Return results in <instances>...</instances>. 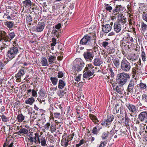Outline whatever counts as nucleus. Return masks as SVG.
Here are the masks:
<instances>
[{"label":"nucleus","mask_w":147,"mask_h":147,"mask_svg":"<svg viewBox=\"0 0 147 147\" xmlns=\"http://www.w3.org/2000/svg\"><path fill=\"white\" fill-rule=\"evenodd\" d=\"M74 75H76L82 70L84 63L80 58H77L74 61Z\"/></svg>","instance_id":"f257e3e1"},{"label":"nucleus","mask_w":147,"mask_h":147,"mask_svg":"<svg viewBox=\"0 0 147 147\" xmlns=\"http://www.w3.org/2000/svg\"><path fill=\"white\" fill-rule=\"evenodd\" d=\"M94 67L91 63L87 64L85 67L84 72L86 71L83 75V77L84 78H88L92 76L94 73L95 69Z\"/></svg>","instance_id":"f03ea898"},{"label":"nucleus","mask_w":147,"mask_h":147,"mask_svg":"<svg viewBox=\"0 0 147 147\" xmlns=\"http://www.w3.org/2000/svg\"><path fill=\"white\" fill-rule=\"evenodd\" d=\"M18 45H13L9 48L7 53V56L9 58V60L14 58L18 52Z\"/></svg>","instance_id":"7ed1b4c3"},{"label":"nucleus","mask_w":147,"mask_h":147,"mask_svg":"<svg viewBox=\"0 0 147 147\" xmlns=\"http://www.w3.org/2000/svg\"><path fill=\"white\" fill-rule=\"evenodd\" d=\"M129 78L130 76L128 74L123 72L119 74L117 77L119 84L123 86Z\"/></svg>","instance_id":"20e7f679"},{"label":"nucleus","mask_w":147,"mask_h":147,"mask_svg":"<svg viewBox=\"0 0 147 147\" xmlns=\"http://www.w3.org/2000/svg\"><path fill=\"white\" fill-rule=\"evenodd\" d=\"M0 35L2 36L7 41L9 42L10 44L11 41L16 36L15 33L13 32H9L8 34L5 31L2 30L0 31Z\"/></svg>","instance_id":"39448f33"},{"label":"nucleus","mask_w":147,"mask_h":147,"mask_svg":"<svg viewBox=\"0 0 147 147\" xmlns=\"http://www.w3.org/2000/svg\"><path fill=\"white\" fill-rule=\"evenodd\" d=\"M73 136L74 133L68 136L67 137L65 135H63L61 142V145L65 147L67 146L68 144L71 142V141L72 140Z\"/></svg>","instance_id":"423d86ee"},{"label":"nucleus","mask_w":147,"mask_h":147,"mask_svg":"<svg viewBox=\"0 0 147 147\" xmlns=\"http://www.w3.org/2000/svg\"><path fill=\"white\" fill-rule=\"evenodd\" d=\"M131 65L125 59H123L121 63V68L122 70L125 72L130 71L131 69Z\"/></svg>","instance_id":"0eeeda50"},{"label":"nucleus","mask_w":147,"mask_h":147,"mask_svg":"<svg viewBox=\"0 0 147 147\" xmlns=\"http://www.w3.org/2000/svg\"><path fill=\"white\" fill-rule=\"evenodd\" d=\"M94 42V43L96 42L95 40L92 39V37L88 35L85 36L80 40V43L82 45H87L88 43L89 45V42Z\"/></svg>","instance_id":"6e6552de"},{"label":"nucleus","mask_w":147,"mask_h":147,"mask_svg":"<svg viewBox=\"0 0 147 147\" xmlns=\"http://www.w3.org/2000/svg\"><path fill=\"white\" fill-rule=\"evenodd\" d=\"M118 18L117 22L123 27L126 26L127 24V18L125 17L123 14H119L117 15Z\"/></svg>","instance_id":"1a4fd4ad"},{"label":"nucleus","mask_w":147,"mask_h":147,"mask_svg":"<svg viewBox=\"0 0 147 147\" xmlns=\"http://www.w3.org/2000/svg\"><path fill=\"white\" fill-rule=\"evenodd\" d=\"M83 55L84 58L86 61L90 62L92 61L94 56L93 53L88 51L84 52Z\"/></svg>","instance_id":"9d476101"},{"label":"nucleus","mask_w":147,"mask_h":147,"mask_svg":"<svg viewBox=\"0 0 147 147\" xmlns=\"http://www.w3.org/2000/svg\"><path fill=\"white\" fill-rule=\"evenodd\" d=\"M125 8L121 5H117L115 8L113 9V12L114 15H117L123 11Z\"/></svg>","instance_id":"9b49d317"},{"label":"nucleus","mask_w":147,"mask_h":147,"mask_svg":"<svg viewBox=\"0 0 147 147\" xmlns=\"http://www.w3.org/2000/svg\"><path fill=\"white\" fill-rule=\"evenodd\" d=\"M142 66H141L136 65L135 67L133 68L132 69V77H135L136 74L137 75L141 73V70Z\"/></svg>","instance_id":"f8f14e48"},{"label":"nucleus","mask_w":147,"mask_h":147,"mask_svg":"<svg viewBox=\"0 0 147 147\" xmlns=\"http://www.w3.org/2000/svg\"><path fill=\"white\" fill-rule=\"evenodd\" d=\"M135 86V83L133 80H131L128 86L127 91V94L129 95V93H132L133 92L134 88Z\"/></svg>","instance_id":"ddd939ff"},{"label":"nucleus","mask_w":147,"mask_h":147,"mask_svg":"<svg viewBox=\"0 0 147 147\" xmlns=\"http://www.w3.org/2000/svg\"><path fill=\"white\" fill-rule=\"evenodd\" d=\"M45 26L44 23L43 22L40 21L36 27V30L37 32H41L43 30Z\"/></svg>","instance_id":"4468645a"},{"label":"nucleus","mask_w":147,"mask_h":147,"mask_svg":"<svg viewBox=\"0 0 147 147\" xmlns=\"http://www.w3.org/2000/svg\"><path fill=\"white\" fill-rule=\"evenodd\" d=\"M122 27H123L122 26L117 22L114 24V30L117 33L120 31Z\"/></svg>","instance_id":"2eb2a0df"},{"label":"nucleus","mask_w":147,"mask_h":147,"mask_svg":"<svg viewBox=\"0 0 147 147\" xmlns=\"http://www.w3.org/2000/svg\"><path fill=\"white\" fill-rule=\"evenodd\" d=\"M28 132V130L27 129L24 128L22 126H20V130L18 132H16L15 134H18V135L20 136H23L27 134Z\"/></svg>","instance_id":"dca6fc26"},{"label":"nucleus","mask_w":147,"mask_h":147,"mask_svg":"<svg viewBox=\"0 0 147 147\" xmlns=\"http://www.w3.org/2000/svg\"><path fill=\"white\" fill-rule=\"evenodd\" d=\"M126 105L129 110L132 113H135L137 112V108L135 105L130 103L127 104Z\"/></svg>","instance_id":"f3484780"},{"label":"nucleus","mask_w":147,"mask_h":147,"mask_svg":"<svg viewBox=\"0 0 147 147\" xmlns=\"http://www.w3.org/2000/svg\"><path fill=\"white\" fill-rule=\"evenodd\" d=\"M102 63V60L97 57L94 59L93 62V63L95 66H99Z\"/></svg>","instance_id":"a211bd4d"},{"label":"nucleus","mask_w":147,"mask_h":147,"mask_svg":"<svg viewBox=\"0 0 147 147\" xmlns=\"http://www.w3.org/2000/svg\"><path fill=\"white\" fill-rule=\"evenodd\" d=\"M102 26H103L102 31L105 33H108L112 29L111 26L109 24L102 25Z\"/></svg>","instance_id":"6ab92c4d"},{"label":"nucleus","mask_w":147,"mask_h":147,"mask_svg":"<svg viewBox=\"0 0 147 147\" xmlns=\"http://www.w3.org/2000/svg\"><path fill=\"white\" fill-rule=\"evenodd\" d=\"M25 69L24 67L20 69L18 71V73L16 74L15 76V77L18 78V77H22L25 73Z\"/></svg>","instance_id":"aec40b11"},{"label":"nucleus","mask_w":147,"mask_h":147,"mask_svg":"<svg viewBox=\"0 0 147 147\" xmlns=\"http://www.w3.org/2000/svg\"><path fill=\"white\" fill-rule=\"evenodd\" d=\"M139 119L141 121L147 119V113L145 112H142L139 115Z\"/></svg>","instance_id":"412c9836"},{"label":"nucleus","mask_w":147,"mask_h":147,"mask_svg":"<svg viewBox=\"0 0 147 147\" xmlns=\"http://www.w3.org/2000/svg\"><path fill=\"white\" fill-rule=\"evenodd\" d=\"M38 142L39 144H41V145L42 146H45L47 145V141L45 137L42 136L40 138H38Z\"/></svg>","instance_id":"4be33fe9"},{"label":"nucleus","mask_w":147,"mask_h":147,"mask_svg":"<svg viewBox=\"0 0 147 147\" xmlns=\"http://www.w3.org/2000/svg\"><path fill=\"white\" fill-rule=\"evenodd\" d=\"M4 24L10 30H11V28L13 26L14 23L13 22L7 21Z\"/></svg>","instance_id":"5701e85b"},{"label":"nucleus","mask_w":147,"mask_h":147,"mask_svg":"<svg viewBox=\"0 0 147 147\" xmlns=\"http://www.w3.org/2000/svg\"><path fill=\"white\" fill-rule=\"evenodd\" d=\"M25 118V117L21 113L20 114H18L17 117L16 119L18 121L19 123L22 122L24 120Z\"/></svg>","instance_id":"b1692460"},{"label":"nucleus","mask_w":147,"mask_h":147,"mask_svg":"<svg viewBox=\"0 0 147 147\" xmlns=\"http://www.w3.org/2000/svg\"><path fill=\"white\" fill-rule=\"evenodd\" d=\"M65 85V83L62 80H59V81L58 87L60 89L63 88Z\"/></svg>","instance_id":"393cba45"},{"label":"nucleus","mask_w":147,"mask_h":147,"mask_svg":"<svg viewBox=\"0 0 147 147\" xmlns=\"http://www.w3.org/2000/svg\"><path fill=\"white\" fill-rule=\"evenodd\" d=\"M35 100L34 98L32 97H31L28 98L27 100L25 101V102L27 104L32 105L33 102H34Z\"/></svg>","instance_id":"a878e982"},{"label":"nucleus","mask_w":147,"mask_h":147,"mask_svg":"<svg viewBox=\"0 0 147 147\" xmlns=\"http://www.w3.org/2000/svg\"><path fill=\"white\" fill-rule=\"evenodd\" d=\"M22 3L25 7H30L32 5V2L30 0H25L23 1Z\"/></svg>","instance_id":"bb28decb"},{"label":"nucleus","mask_w":147,"mask_h":147,"mask_svg":"<svg viewBox=\"0 0 147 147\" xmlns=\"http://www.w3.org/2000/svg\"><path fill=\"white\" fill-rule=\"evenodd\" d=\"M56 57L55 56L51 55L49 58L48 61L49 64H51L54 63V61L56 59Z\"/></svg>","instance_id":"cd10ccee"},{"label":"nucleus","mask_w":147,"mask_h":147,"mask_svg":"<svg viewBox=\"0 0 147 147\" xmlns=\"http://www.w3.org/2000/svg\"><path fill=\"white\" fill-rule=\"evenodd\" d=\"M41 62L42 66H46L48 65L47 59L45 57H43L42 58Z\"/></svg>","instance_id":"c85d7f7f"},{"label":"nucleus","mask_w":147,"mask_h":147,"mask_svg":"<svg viewBox=\"0 0 147 147\" xmlns=\"http://www.w3.org/2000/svg\"><path fill=\"white\" fill-rule=\"evenodd\" d=\"M38 93L40 96L42 97H47V94L45 91L42 88L40 89Z\"/></svg>","instance_id":"c756f323"},{"label":"nucleus","mask_w":147,"mask_h":147,"mask_svg":"<svg viewBox=\"0 0 147 147\" xmlns=\"http://www.w3.org/2000/svg\"><path fill=\"white\" fill-rule=\"evenodd\" d=\"M50 80L51 81V82L55 86L57 84L58 79L56 77H51L50 78Z\"/></svg>","instance_id":"7c9ffc66"},{"label":"nucleus","mask_w":147,"mask_h":147,"mask_svg":"<svg viewBox=\"0 0 147 147\" xmlns=\"http://www.w3.org/2000/svg\"><path fill=\"white\" fill-rule=\"evenodd\" d=\"M113 62L114 65L116 67H118L119 65V60L117 59H113Z\"/></svg>","instance_id":"2f4dec72"},{"label":"nucleus","mask_w":147,"mask_h":147,"mask_svg":"<svg viewBox=\"0 0 147 147\" xmlns=\"http://www.w3.org/2000/svg\"><path fill=\"white\" fill-rule=\"evenodd\" d=\"M141 28L142 30L144 32L147 30V25L145 24L144 22L141 23Z\"/></svg>","instance_id":"473e14b6"},{"label":"nucleus","mask_w":147,"mask_h":147,"mask_svg":"<svg viewBox=\"0 0 147 147\" xmlns=\"http://www.w3.org/2000/svg\"><path fill=\"white\" fill-rule=\"evenodd\" d=\"M0 117H1L2 121L3 122H7L9 121V118L7 117L4 115H0Z\"/></svg>","instance_id":"72a5a7b5"},{"label":"nucleus","mask_w":147,"mask_h":147,"mask_svg":"<svg viewBox=\"0 0 147 147\" xmlns=\"http://www.w3.org/2000/svg\"><path fill=\"white\" fill-rule=\"evenodd\" d=\"M139 87L141 89L144 90L146 88V84L141 82L139 84Z\"/></svg>","instance_id":"f704fd0d"},{"label":"nucleus","mask_w":147,"mask_h":147,"mask_svg":"<svg viewBox=\"0 0 147 147\" xmlns=\"http://www.w3.org/2000/svg\"><path fill=\"white\" fill-rule=\"evenodd\" d=\"M129 120L130 119L127 117V116L125 115V125L126 126H129Z\"/></svg>","instance_id":"c9c22d12"},{"label":"nucleus","mask_w":147,"mask_h":147,"mask_svg":"<svg viewBox=\"0 0 147 147\" xmlns=\"http://www.w3.org/2000/svg\"><path fill=\"white\" fill-rule=\"evenodd\" d=\"M89 117L93 121H94L97 120V122H98V120L96 116L92 114H90L89 115Z\"/></svg>","instance_id":"e433bc0d"},{"label":"nucleus","mask_w":147,"mask_h":147,"mask_svg":"<svg viewBox=\"0 0 147 147\" xmlns=\"http://www.w3.org/2000/svg\"><path fill=\"white\" fill-rule=\"evenodd\" d=\"M52 33L55 35L57 38H58L59 36V32H58V31L55 29V28L52 30Z\"/></svg>","instance_id":"4c0bfd02"},{"label":"nucleus","mask_w":147,"mask_h":147,"mask_svg":"<svg viewBox=\"0 0 147 147\" xmlns=\"http://www.w3.org/2000/svg\"><path fill=\"white\" fill-rule=\"evenodd\" d=\"M142 18L147 22V13L144 11L142 14Z\"/></svg>","instance_id":"58836bf2"},{"label":"nucleus","mask_w":147,"mask_h":147,"mask_svg":"<svg viewBox=\"0 0 147 147\" xmlns=\"http://www.w3.org/2000/svg\"><path fill=\"white\" fill-rule=\"evenodd\" d=\"M104 122H103V124L102 123V124L104 125L105 126L109 127V125L111 123V122H110L109 121H108L107 119L106 120L104 121Z\"/></svg>","instance_id":"ea45409f"},{"label":"nucleus","mask_w":147,"mask_h":147,"mask_svg":"<svg viewBox=\"0 0 147 147\" xmlns=\"http://www.w3.org/2000/svg\"><path fill=\"white\" fill-rule=\"evenodd\" d=\"M38 138H40L39 137L38 133H36L35 134V136L33 137L34 139V143L35 144L37 143V139L38 141Z\"/></svg>","instance_id":"a19ab883"},{"label":"nucleus","mask_w":147,"mask_h":147,"mask_svg":"<svg viewBox=\"0 0 147 147\" xmlns=\"http://www.w3.org/2000/svg\"><path fill=\"white\" fill-rule=\"evenodd\" d=\"M115 90L116 92L119 94H122V93L123 90L121 89L119 86H116Z\"/></svg>","instance_id":"79ce46f5"},{"label":"nucleus","mask_w":147,"mask_h":147,"mask_svg":"<svg viewBox=\"0 0 147 147\" xmlns=\"http://www.w3.org/2000/svg\"><path fill=\"white\" fill-rule=\"evenodd\" d=\"M101 44L102 46L105 48H107V47H109V43L108 42L105 41H104Z\"/></svg>","instance_id":"37998d69"},{"label":"nucleus","mask_w":147,"mask_h":147,"mask_svg":"<svg viewBox=\"0 0 147 147\" xmlns=\"http://www.w3.org/2000/svg\"><path fill=\"white\" fill-rule=\"evenodd\" d=\"M66 92L65 91L60 90H59L58 94L60 96L62 97L64 96V94Z\"/></svg>","instance_id":"c03bdc74"},{"label":"nucleus","mask_w":147,"mask_h":147,"mask_svg":"<svg viewBox=\"0 0 147 147\" xmlns=\"http://www.w3.org/2000/svg\"><path fill=\"white\" fill-rule=\"evenodd\" d=\"M26 20L27 22L30 23L32 21V18L31 16L29 15L26 16Z\"/></svg>","instance_id":"a18cd8bd"},{"label":"nucleus","mask_w":147,"mask_h":147,"mask_svg":"<svg viewBox=\"0 0 147 147\" xmlns=\"http://www.w3.org/2000/svg\"><path fill=\"white\" fill-rule=\"evenodd\" d=\"M142 58L143 61H146V56L145 53L144 51H142Z\"/></svg>","instance_id":"49530a36"},{"label":"nucleus","mask_w":147,"mask_h":147,"mask_svg":"<svg viewBox=\"0 0 147 147\" xmlns=\"http://www.w3.org/2000/svg\"><path fill=\"white\" fill-rule=\"evenodd\" d=\"M109 70L110 72V75L111 77V79H110V80H113V78L114 76V72L113 71L112 69L111 68H110L109 69Z\"/></svg>","instance_id":"de8ad7c7"},{"label":"nucleus","mask_w":147,"mask_h":147,"mask_svg":"<svg viewBox=\"0 0 147 147\" xmlns=\"http://www.w3.org/2000/svg\"><path fill=\"white\" fill-rule=\"evenodd\" d=\"M109 132H107L106 133H104L102 134V139H105L108 136Z\"/></svg>","instance_id":"09e8293b"},{"label":"nucleus","mask_w":147,"mask_h":147,"mask_svg":"<svg viewBox=\"0 0 147 147\" xmlns=\"http://www.w3.org/2000/svg\"><path fill=\"white\" fill-rule=\"evenodd\" d=\"M128 20L129 21V25H131L132 24H134L135 22L133 18H130L129 19H128Z\"/></svg>","instance_id":"8fccbe9b"},{"label":"nucleus","mask_w":147,"mask_h":147,"mask_svg":"<svg viewBox=\"0 0 147 147\" xmlns=\"http://www.w3.org/2000/svg\"><path fill=\"white\" fill-rule=\"evenodd\" d=\"M52 43L51 44V46H54L56 44V39L55 38L53 37L52 39Z\"/></svg>","instance_id":"3c124183"},{"label":"nucleus","mask_w":147,"mask_h":147,"mask_svg":"<svg viewBox=\"0 0 147 147\" xmlns=\"http://www.w3.org/2000/svg\"><path fill=\"white\" fill-rule=\"evenodd\" d=\"M35 89H33L32 91V95L34 97H36L37 96V94L36 91L35 90Z\"/></svg>","instance_id":"603ef678"},{"label":"nucleus","mask_w":147,"mask_h":147,"mask_svg":"<svg viewBox=\"0 0 147 147\" xmlns=\"http://www.w3.org/2000/svg\"><path fill=\"white\" fill-rule=\"evenodd\" d=\"M28 139L29 140V142L32 144H33V142H34L33 137H32L29 136V138H28Z\"/></svg>","instance_id":"864d4df0"},{"label":"nucleus","mask_w":147,"mask_h":147,"mask_svg":"<svg viewBox=\"0 0 147 147\" xmlns=\"http://www.w3.org/2000/svg\"><path fill=\"white\" fill-rule=\"evenodd\" d=\"M82 76L81 74H79L77 76H76L75 80L77 82H79L80 80V78Z\"/></svg>","instance_id":"5fc2aeb1"},{"label":"nucleus","mask_w":147,"mask_h":147,"mask_svg":"<svg viewBox=\"0 0 147 147\" xmlns=\"http://www.w3.org/2000/svg\"><path fill=\"white\" fill-rule=\"evenodd\" d=\"M63 73L62 71H59L58 74V77L59 78H61L63 76Z\"/></svg>","instance_id":"6e6d98bb"},{"label":"nucleus","mask_w":147,"mask_h":147,"mask_svg":"<svg viewBox=\"0 0 147 147\" xmlns=\"http://www.w3.org/2000/svg\"><path fill=\"white\" fill-rule=\"evenodd\" d=\"M54 115L55 117L56 118H58V119L60 118V114L58 113H54Z\"/></svg>","instance_id":"4d7b16f0"},{"label":"nucleus","mask_w":147,"mask_h":147,"mask_svg":"<svg viewBox=\"0 0 147 147\" xmlns=\"http://www.w3.org/2000/svg\"><path fill=\"white\" fill-rule=\"evenodd\" d=\"M50 125V123H48L44 125V127L46 130H48L49 129Z\"/></svg>","instance_id":"13d9d810"},{"label":"nucleus","mask_w":147,"mask_h":147,"mask_svg":"<svg viewBox=\"0 0 147 147\" xmlns=\"http://www.w3.org/2000/svg\"><path fill=\"white\" fill-rule=\"evenodd\" d=\"M114 119V117L113 116H108L107 117V119L108 121H109L111 122L113 121Z\"/></svg>","instance_id":"bf43d9fd"},{"label":"nucleus","mask_w":147,"mask_h":147,"mask_svg":"<svg viewBox=\"0 0 147 147\" xmlns=\"http://www.w3.org/2000/svg\"><path fill=\"white\" fill-rule=\"evenodd\" d=\"M92 133L94 134H96L98 133V130L96 127H94L93 128L92 130Z\"/></svg>","instance_id":"052dcab7"},{"label":"nucleus","mask_w":147,"mask_h":147,"mask_svg":"<svg viewBox=\"0 0 147 147\" xmlns=\"http://www.w3.org/2000/svg\"><path fill=\"white\" fill-rule=\"evenodd\" d=\"M29 114H30V118L33 119H35L36 118V116L35 115V114L34 115L32 113L29 112Z\"/></svg>","instance_id":"680f3d73"},{"label":"nucleus","mask_w":147,"mask_h":147,"mask_svg":"<svg viewBox=\"0 0 147 147\" xmlns=\"http://www.w3.org/2000/svg\"><path fill=\"white\" fill-rule=\"evenodd\" d=\"M61 27V23H58L55 26V28L58 30H59L60 29Z\"/></svg>","instance_id":"e2e57ef3"},{"label":"nucleus","mask_w":147,"mask_h":147,"mask_svg":"<svg viewBox=\"0 0 147 147\" xmlns=\"http://www.w3.org/2000/svg\"><path fill=\"white\" fill-rule=\"evenodd\" d=\"M70 71L71 73V74L70 75L71 76L70 77V78H69V79L71 81V82H72L73 81H74V79H73V77L72 75H73V74L72 73V72H73V71H72V70H70Z\"/></svg>","instance_id":"0e129e2a"},{"label":"nucleus","mask_w":147,"mask_h":147,"mask_svg":"<svg viewBox=\"0 0 147 147\" xmlns=\"http://www.w3.org/2000/svg\"><path fill=\"white\" fill-rule=\"evenodd\" d=\"M142 99L143 100H145L146 101L147 99V95L146 94H144L142 96Z\"/></svg>","instance_id":"69168bd1"},{"label":"nucleus","mask_w":147,"mask_h":147,"mask_svg":"<svg viewBox=\"0 0 147 147\" xmlns=\"http://www.w3.org/2000/svg\"><path fill=\"white\" fill-rule=\"evenodd\" d=\"M106 144L105 142H101L99 147H104Z\"/></svg>","instance_id":"338daca9"},{"label":"nucleus","mask_w":147,"mask_h":147,"mask_svg":"<svg viewBox=\"0 0 147 147\" xmlns=\"http://www.w3.org/2000/svg\"><path fill=\"white\" fill-rule=\"evenodd\" d=\"M106 10L109 11L110 12L111 11V10L112 9V7L111 6L107 7L105 8Z\"/></svg>","instance_id":"774afa93"}]
</instances>
